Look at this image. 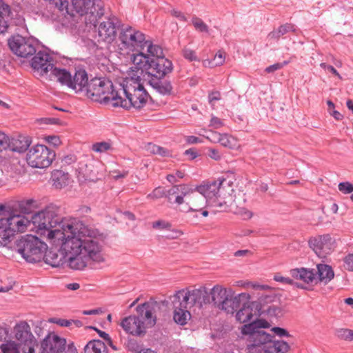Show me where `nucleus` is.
<instances>
[{
	"label": "nucleus",
	"mask_w": 353,
	"mask_h": 353,
	"mask_svg": "<svg viewBox=\"0 0 353 353\" xmlns=\"http://www.w3.org/2000/svg\"><path fill=\"white\" fill-rule=\"evenodd\" d=\"M37 233L46 236L54 245H60L62 254L50 251L43 258L54 268L63 265L81 270L91 263L104 261L99 230L85 225L75 218H63L60 208L50 204L32 216Z\"/></svg>",
	"instance_id": "nucleus-1"
},
{
	"label": "nucleus",
	"mask_w": 353,
	"mask_h": 353,
	"mask_svg": "<svg viewBox=\"0 0 353 353\" xmlns=\"http://www.w3.org/2000/svg\"><path fill=\"white\" fill-rule=\"evenodd\" d=\"M226 180L219 178L217 181L208 182L196 187V190L201 193L208 201V205L214 207L218 211L230 210L234 213L240 214L244 219H250L252 214L244 207H238L236 200L232 201L230 193H225Z\"/></svg>",
	"instance_id": "nucleus-2"
},
{
	"label": "nucleus",
	"mask_w": 353,
	"mask_h": 353,
	"mask_svg": "<svg viewBox=\"0 0 353 353\" xmlns=\"http://www.w3.org/2000/svg\"><path fill=\"white\" fill-rule=\"evenodd\" d=\"M119 97L115 102V108L125 109L143 108L149 97L143 85L141 83L139 77L127 79L122 84H119Z\"/></svg>",
	"instance_id": "nucleus-3"
},
{
	"label": "nucleus",
	"mask_w": 353,
	"mask_h": 353,
	"mask_svg": "<svg viewBox=\"0 0 353 353\" xmlns=\"http://www.w3.org/2000/svg\"><path fill=\"white\" fill-rule=\"evenodd\" d=\"M136 311L137 315L124 318L120 325L126 333L141 336L146 333L147 329L152 327L156 324L157 316L154 315V308L150 303L145 302L139 305Z\"/></svg>",
	"instance_id": "nucleus-4"
},
{
	"label": "nucleus",
	"mask_w": 353,
	"mask_h": 353,
	"mask_svg": "<svg viewBox=\"0 0 353 353\" xmlns=\"http://www.w3.org/2000/svg\"><path fill=\"white\" fill-rule=\"evenodd\" d=\"M131 61L137 70L145 72L147 78L165 77L173 70L172 61L165 57L150 59L144 52L132 53Z\"/></svg>",
	"instance_id": "nucleus-5"
},
{
	"label": "nucleus",
	"mask_w": 353,
	"mask_h": 353,
	"mask_svg": "<svg viewBox=\"0 0 353 353\" xmlns=\"http://www.w3.org/2000/svg\"><path fill=\"white\" fill-rule=\"evenodd\" d=\"M87 97L93 101L115 108L119 97V85L105 78H94L89 81L86 88Z\"/></svg>",
	"instance_id": "nucleus-6"
},
{
	"label": "nucleus",
	"mask_w": 353,
	"mask_h": 353,
	"mask_svg": "<svg viewBox=\"0 0 353 353\" xmlns=\"http://www.w3.org/2000/svg\"><path fill=\"white\" fill-rule=\"evenodd\" d=\"M145 43L147 39L145 34L132 26H127L120 31L117 50L121 55L131 57V52H143Z\"/></svg>",
	"instance_id": "nucleus-7"
},
{
	"label": "nucleus",
	"mask_w": 353,
	"mask_h": 353,
	"mask_svg": "<svg viewBox=\"0 0 353 353\" xmlns=\"http://www.w3.org/2000/svg\"><path fill=\"white\" fill-rule=\"evenodd\" d=\"M14 250L27 262L36 263L43 258L47 245L37 236L26 235L16 241Z\"/></svg>",
	"instance_id": "nucleus-8"
},
{
	"label": "nucleus",
	"mask_w": 353,
	"mask_h": 353,
	"mask_svg": "<svg viewBox=\"0 0 353 353\" xmlns=\"http://www.w3.org/2000/svg\"><path fill=\"white\" fill-rule=\"evenodd\" d=\"M32 214L28 217L20 214H14L0 219V246L7 245L16 232H23L28 227L32 225Z\"/></svg>",
	"instance_id": "nucleus-9"
},
{
	"label": "nucleus",
	"mask_w": 353,
	"mask_h": 353,
	"mask_svg": "<svg viewBox=\"0 0 353 353\" xmlns=\"http://www.w3.org/2000/svg\"><path fill=\"white\" fill-rule=\"evenodd\" d=\"M172 296L179 301V303H176L177 305L182 304L183 307L189 309L192 307L201 308L203 305L210 303V296L205 287L192 290H181L176 292Z\"/></svg>",
	"instance_id": "nucleus-10"
},
{
	"label": "nucleus",
	"mask_w": 353,
	"mask_h": 353,
	"mask_svg": "<svg viewBox=\"0 0 353 353\" xmlns=\"http://www.w3.org/2000/svg\"><path fill=\"white\" fill-rule=\"evenodd\" d=\"M73 10L79 14L88 15L86 21L95 25L97 18L104 14L103 3L101 0H71Z\"/></svg>",
	"instance_id": "nucleus-11"
},
{
	"label": "nucleus",
	"mask_w": 353,
	"mask_h": 353,
	"mask_svg": "<svg viewBox=\"0 0 353 353\" xmlns=\"http://www.w3.org/2000/svg\"><path fill=\"white\" fill-rule=\"evenodd\" d=\"M55 157L54 151L50 150L44 145L38 144L28 150L26 161L32 168H46L51 165Z\"/></svg>",
	"instance_id": "nucleus-12"
},
{
	"label": "nucleus",
	"mask_w": 353,
	"mask_h": 353,
	"mask_svg": "<svg viewBox=\"0 0 353 353\" xmlns=\"http://www.w3.org/2000/svg\"><path fill=\"white\" fill-rule=\"evenodd\" d=\"M8 43L13 53L23 58L34 54L39 47L37 40L32 37H25L19 34L11 37L8 39Z\"/></svg>",
	"instance_id": "nucleus-13"
},
{
	"label": "nucleus",
	"mask_w": 353,
	"mask_h": 353,
	"mask_svg": "<svg viewBox=\"0 0 353 353\" xmlns=\"http://www.w3.org/2000/svg\"><path fill=\"white\" fill-rule=\"evenodd\" d=\"M14 336L22 345L23 353H37L35 347H38V343L31 332L28 323L25 321L17 324L14 328Z\"/></svg>",
	"instance_id": "nucleus-14"
},
{
	"label": "nucleus",
	"mask_w": 353,
	"mask_h": 353,
	"mask_svg": "<svg viewBox=\"0 0 353 353\" xmlns=\"http://www.w3.org/2000/svg\"><path fill=\"white\" fill-rule=\"evenodd\" d=\"M119 26L118 18L114 15L105 18L98 27V41L111 43L116 37L117 28Z\"/></svg>",
	"instance_id": "nucleus-15"
},
{
	"label": "nucleus",
	"mask_w": 353,
	"mask_h": 353,
	"mask_svg": "<svg viewBox=\"0 0 353 353\" xmlns=\"http://www.w3.org/2000/svg\"><path fill=\"white\" fill-rule=\"evenodd\" d=\"M273 336L260 328L254 332L252 336H249L248 348L252 353H266L269 343L272 341Z\"/></svg>",
	"instance_id": "nucleus-16"
},
{
	"label": "nucleus",
	"mask_w": 353,
	"mask_h": 353,
	"mask_svg": "<svg viewBox=\"0 0 353 353\" xmlns=\"http://www.w3.org/2000/svg\"><path fill=\"white\" fill-rule=\"evenodd\" d=\"M310 247L320 257H325L334 248V242L329 234L318 236L309 240Z\"/></svg>",
	"instance_id": "nucleus-17"
},
{
	"label": "nucleus",
	"mask_w": 353,
	"mask_h": 353,
	"mask_svg": "<svg viewBox=\"0 0 353 353\" xmlns=\"http://www.w3.org/2000/svg\"><path fill=\"white\" fill-rule=\"evenodd\" d=\"M276 296L274 295L261 296L257 304L258 316L267 315L270 317H279L282 314L281 307L276 304L272 303Z\"/></svg>",
	"instance_id": "nucleus-18"
},
{
	"label": "nucleus",
	"mask_w": 353,
	"mask_h": 353,
	"mask_svg": "<svg viewBox=\"0 0 353 353\" xmlns=\"http://www.w3.org/2000/svg\"><path fill=\"white\" fill-rule=\"evenodd\" d=\"M66 341L57 335L48 334L41 342L37 353H61L65 347Z\"/></svg>",
	"instance_id": "nucleus-19"
},
{
	"label": "nucleus",
	"mask_w": 353,
	"mask_h": 353,
	"mask_svg": "<svg viewBox=\"0 0 353 353\" xmlns=\"http://www.w3.org/2000/svg\"><path fill=\"white\" fill-rule=\"evenodd\" d=\"M52 57L45 51H39L32 58L31 65L32 68L41 75L47 74L53 68Z\"/></svg>",
	"instance_id": "nucleus-20"
},
{
	"label": "nucleus",
	"mask_w": 353,
	"mask_h": 353,
	"mask_svg": "<svg viewBox=\"0 0 353 353\" xmlns=\"http://www.w3.org/2000/svg\"><path fill=\"white\" fill-rule=\"evenodd\" d=\"M190 192L184 198V203L188 205L186 212L201 211L208 204V201L204 196L190 186Z\"/></svg>",
	"instance_id": "nucleus-21"
},
{
	"label": "nucleus",
	"mask_w": 353,
	"mask_h": 353,
	"mask_svg": "<svg viewBox=\"0 0 353 353\" xmlns=\"http://www.w3.org/2000/svg\"><path fill=\"white\" fill-rule=\"evenodd\" d=\"M291 276L300 280L307 285H314L316 283V272L314 270H310L305 268H294L290 271Z\"/></svg>",
	"instance_id": "nucleus-22"
},
{
	"label": "nucleus",
	"mask_w": 353,
	"mask_h": 353,
	"mask_svg": "<svg viewBox=\"0 0 353 353\" xmlns=\"http://www.w3.org/2000/svg\"><path fill=\"white\" fill-rule=\"evenodd\" d=\"M68 88L75 90L76 92L86 91L88 84L89 83L88 74L84 70H79L72 74Z\"/></svg>",
	"instance_id": "nucleus-23"
},
{
	"label": "nucleus",
	"mask_w": 353,
	"mask_h": 353,
	"mask_svg": "<svg viewBox=\"0 0 353 353\" xmlns=\"http://www.w3.org/2000/svg\"><path fill=\"white\" fill-rule=\"evenodd\" d=\"M257 302L245 303L236 314V319L240 323H245L250 321L254 315H258Z\"/></svg>",
	"instance_id": "nucleus-24"
},
{
	"label": "nucleus",
	"mask_w": 353,
	"mask_h": 353,
	"mask_svg": "<svg viewBox=\"0 0 353 353\" xmlns=\"http://www.w3.org/2000/svg\"><path fill=\"white\" fill-rule=\"evenodd\" d=\"M232 291L221 285H214L210 292V303H213L219 309Z\"/></svg>",
	"instance_id": "nucleus-25"
},
{
	"label": "nucleus",
	"mask_w": 353,
	"mask_h": 353,
	"mask_svg": "<svg viewBox=\"0 0 353 353\" xmlns=\"http://www.w3.org/2000/svg\"><path fill=\"white\" fill-rule=\"evenodd\" d=\"M148 83L157 92L162 95H170L172 91L171 82L165 77L147 78Z\"/></svg>",
	"instance_id": "nucleus-26"
},
{
	"label": "nucleus",
	"mask_w": 353,
	"mask_h": 353,
	"mask_svg": "<svg viewBox=\"0 0 353 353\" xmlns=\"http://www.w3.org/2000/svg\"><path fill=\"white\" fill-rule=\"evenodd\" d=\"M172 303L174 307V315L173 319L174 321L181 325H184L187 323V321L190 318V313L188 311V307H183V305H177L176 303H179V301H177L173 296L172 297Z\"/></svg>",
	"instance_id": "nucleus-27"
},
{
	"label": "nucleus",
	"mask_w": 353,
	"mask_h": 353,
	"mask_svg": "<svg viewBox=\"0 0 353 353\" xmlns=\"http://www.w3.org/2000/svg\"><path fill=\"white\" fill-rule=\"evenodd\" d=\"M92 159L84 157L81 159L75 167L77 178L79 181H90V161Z\"/></svg>",
	"instance_id": "nucleus-28"
},
{
	"label": "nucleus",
	"mask_w": 353,
	"mask_h": 353,
	"mask_svg": "<svg viewBox=\"0 0 353 353\" xmlns=\"http://www.w3.org/2000/svg\"><path fill=\"white\" fill-rule=\"evenodd\" d=\"M30 143L31 141L28 137L19 136L17 138L9 139V146L8 148L13 152L21 153L27 150Z\"/></svg>",
	"instance_id": "nucleus-29"
},
{
	"label": "nucleus",
	"mask_w": 353,
	"mask_h": 353,
	"mask_svg": "<svg viewBox=\"0 0 353 353\" xmlns=\"http://www.w3.org/2000/svg\"><path fill=\"white\" fill-rule=\"evenodd\" d=\"M190 191V186L188 185H174L172 188H170L166 194L165 196L168 197V199L170 200V196L174 194H176L180 193V195L176 196L174 202L179 205H181L184 203V198L187 194H189Z\"/></svg>",
	"instance_id": "nucleus-30"
},
{
	"label": "nucleus",
	"mask_w": 353,
	"mask_h": 353,
	"mask_svg": "<svg viewBox=\"0 0 353 353\" xmlns=\"http://www.w3.org/2000/svg\"><path fill=\"white\" fill-rule=\"evenodd\" d=\"M316 283L320 281L324 284L330 282L334 276V271L332 268L326 264L317 265Z\"/></svg>",
	"instance_id": "nucleus-31"
},
{
	"label": "nucleus",
	"mask_w": 353,
	"mask_h": 353,
	"mask_svg": "<svg viewBox=\"0 0 353 353\" xmlns=\"http://www.w3.org/2000/svg\"><path fill=\"white\" fill-rule=\"evenodd\" d=\"M52 181L55 188L61 189L69 184L70 176L68 173L61 170H55L52 172Z\"/></svg>",
	"instance_id": "nucleus-32"
},
{
	"label": "nucleus",
	"mask_w": 353,
	"mask_h": 353,
	"mask_svg": "<svg viewBox=\"0 0 353 353\" xmlns=\"http://www.w3.org/2000/svg\"><path fill=\"white\" fill-rule=\"evenodd\" d=\"M89 165L92 168L90 170L92 176H90V181H95L104 176L105 168L101 161L92 159Z\"/></svg>",
	"instance_id": "nucleus-33"
},
{
	"label": "nucleus",
	"mask_w": 353,
	"mask_h": 353,
	"mask_svg": "<svg viewBox=\"0 0 353 353\" xmlns=\"http://www.w3.org/2000/svg\"><path fill=\"white\" fill-rule=\"evenodd\" d=\"M10 19L9 6L0 2V33L3 34L7 31Z\"/></svg>",
	"instance_id": "nucleus-34"
},
{
	"label": "nucleus",
	"mask_w": 353,
	"mask_h": 353,
	"mask_svg": "<svg viewBox=\"0 0 353 353\" xmlns=\"http://www.w3.org/2000/svg\"><path fill=\"white\" fill-rule=\"evenodd\" d=\"M296 28L295 26L292 23H286L280 26L278 28L274 29L271 31L268 35V38L270 40H275L278 41L281 37L285 35L289 32H295Z\"/></svg>",
	"instance_id": "nucleus-35"
},
{
	"label": "nucleus",
	"mask_w": 353,
	"mask_h": 353,
	"mask_svg": "<svg viewBox=\"0 0 353 353\" xmlns=\"http://www.w3.org/2000/svg\"><path fill=\"white\" fill-rule=\"evenodd\" d=\"M240 295L234 296L232 292L220 309L225 311L228 314H233L240 306Z\"/></svg>",
	"instance_id": "nucleus-36"
},
{
	"label": "nucleus",
	"mask_w": 353,
	"mask_h": 353,
	"mask_svg": "<svg viewBox=\"0 0 353 353\" xmlns=\"http://www.w3.org/2000/svg\"><path fill=\"white\" fill-rule=\"evenodd\" d=\"M268 325V323L265 321H253L250 323L245 324L243 325L241 328V332L243 334L252 336V334L256 332V330H259L260 328L266 327Z\"/></svg>",
	"instance_id": "nucleus-37"
},
{
	"label": "nucleus",
	"mask_w": 353,
	"mask_h": 353,
	"mask_svg": "<svg viewBox=\"0 0 353 353\" xmlns=\"http://www.w3.org/2000/svg\"><path fill=\"white\" fill-rule=\"evenodd\" d=\"M50 72L59 83L68 87V84H70V80L72 79V74L70 72L65 69L54 67Z\"/></svg>",
	"instance_id": "nucleus-38"
},
{
	"label": "nucleus",
	"mask_w": 353,
	"mask_h": 353,
	"mask_svg": "<svg viewBox=\"0 0 353 353\" xmlns=\"http://www.w3.org/2000/svg\"><path fill=\"white\" fill-rule=\"evenodd\" d=\"M290 348L288 343L283 340L275 341L272 339L266 353H286Z\"/></svg>",
	"instance_id": "nucleus-39"
},
{
	"label": "nucleus",
	"mask_w": 353,
	"mask_h": 353,
	"mask_svg": "<svg viewBox=\"0 0 353 353\" xmlns=\"http://www.w3.org/2000/svg\"><path fill=\"white\" fill-rule=\"evenodd\" d=\"M85 353H106V346L101 340H93L84 347Z\"/></svg>",
	"instance_id": "nucleus-40"
},
{
	"label": "nucleus",
	"mask_w": 353,
	"mask_h": 353,
	"mask_svg": "<svg viewBox=\"0 0 353 353\" xmlns=\"http://www.w3.org/2000/svg\"><path fill=\"white\" fill-rule=\"evenodd\" d=\"M147 48L148 54H145L151 59H159L160 57H165L163 49L159 45L153 44V43L147 40L145 48Z\"/></svg>",
	"instance_id": "nucleus-41"
},
{
	"label": "nucleus",
	"mask_w": 353,
	"mask_h": 353,
	"mask_svg": "<svg viewBox=\"0 0 353 353\" xmlns=\"http://www.w3.org/2000/svg\"><path fill=\"white\" fill-rule=\"evenodd\" d=\"M220 144L230 149H235L239 147L236 139L228 134H223Z\"/></svg>",
	"instance_id": "nucleus-42"
},
{
	"label": "nucleus",
	"mask_w": 353,
	"mask_h": 353,
	"mask_svg": "<svg viewBox=\"0 0 353 353\" xmlns=\"http://www.w3.org/2000/svg\"><path fill=\"white\" fill-rule=\"evenodd\" d=\"M192 23L196 31L202 33H209V26L201 18L196 16L193 17Z\"/></svg>",
	"instance_id": "nucleus-43"
},
{
	"label": "nucleus",
	"mask_w": 353,
	"mask_h": 353,
	"mask_svg": "<svg viewBox=\"0 0 353 353\" xmlns=\"http://www.w3.org/2000/svg\"><path fill=\"white\" fill-rule=\"evenodd\" d=\"M0 347L3 353H20L19 346L14 341H7Z\"/></svg>",
	"instance_id": "nucleus-44"
},
{
	"label": "nucleus",
	"mask_w": 353,
	"mask_h": 353,
	"mask_svg": "<svg viewBox=\"0 0 353 353\" xmlns=\"http://www.w3.org/2000/svg\"><path fill=\"white\" fill-rule=\"evenodd\" d=\"M274 280L276 282H279V283H285V284L292 285L299 288L307 289V288L305 285L295 282V281H294L293 279H292L289 277H284L280 274H275L274 276Z\"/></svg>",
	"instance_id": "nucleus-45"
},
{
	"label": "nucleus",
	"mask_w": 353,
	"mask_h": 353,
	"mask_svg": "<svg viewBox=\"0 0 353 353\" xmlns=\"http://www.w3.org/2000/svg\"><path fill=\"white\" fill-rule=\"evenodd\" d=\"M34 203L35 201L33 199L23 201L19 203V208L23 213L30 214L32 212V208Z\"/></svg>",
	"instance_id": "nucleus-46"
},
{
	"label": "nucleus",
	"mask_w": 353,
	"mask_h": 353,
	"mask_svg": "<svg viewBox=\"0 0 353 353\" xmlns=\"http://www.w3.org/2000/svg\"><path fill=\"white\" fill-rule=\"evenodd\" d=\"M60 10H65L68 14H70L69 11L68 0H49Z\"/></svg>",
	"instance_id": "nucleus-47"
},
{
	"label": "nucleus",
	"mask_w": 353,
	"mask_h": 353,
	"mask_svg": "<svg viewBox=\"0 0 353 353\" xmlns=\"http://www.w3.org/2000/svg\"><path fill=\"white\" fill-rule=\"evenodd\" d=\"M110 148V143L107 142H99L92 145V149L96 152H104Z\"/></svg>",
	"instance_id": "nucleus-48"
},
{
	"label": "nucleus",
	"mask_w": 353,
	"mask_h": 353,
	"mask_svg": "<svg viewBox=\"0 0 353 353\" xmlns=\"http://www.w3.org/2000/svg\"><path fill=\"white\" fill-rule=\"evenodd\" d=\"M166 196V193L163 188L158 187L155 188L152 192L148 194L147 198L150 199H156L162 198Z\"/></svg>",
	"instance_id": "nucleus-49"
},
{
	"label": "nucleus",
	"mask_w": 353,
	"mask_h": 353,
	"mask_svg": "<svg viewBox=\"0 0 353 353\" xmlns=\"http://www.w3.org/2000/svg\"><path fill=\"white\" fill-rule=\"evenodd\" d=\"M327 104L328 106L327 111L328 112L336 119V120H341L343 118V115L338 111L334 110V104L330 100L327 101Z\"/></svg>",
	"instance_id": "nucleus-50"
},
{
	"label": "nucleus",
	"mask_w": 353,
	"mask_h": 353,
	"mask_svg": "<svg viewBox=\"0 0 353 353\" xmlns=\"http://www.w3.org/2000/svg\"><path fill=\"white\" fill-rule=\"evenodd\" d=\"M338 336L344 340L353 341V330L349 329H341L338 331Z\"/></svg>",
	"instance_id": "nucleus-51"
},
{
	"label": "nucleus",
	"mask_w": 353,
	"mask_h": 353,
	"mask_svg": "<svg viewBox=\"0 0 353 353\" xmlns=\"http://www.w3.org/2000/svg\"><path fill=\"white\" fill-rule=\"evenodd\" d=\"M225 61V57L223 52L219 51L214 56L213 61H210L212 67L222 65Z\"/></svg>",
	"instance_id": "nucleus-52"
},
{
	"label": "nucleus",
	"mask_w": 353,
	"mask_h": 353,
	"mask_svg": "<svg viewBox=\"0 0 353 353\" xmlns=\"http://www.w3.org/2000/svg\"><path fill=\"white\" fill-rule=\"evenodd\" d=\"M244 286L247 288H252L255 290H268L271 288L268 285H261L257 283L248 282L245 283Z\"/></svg>",
	"instance_id": "nucleus-53"
},
{
	"label": "nucleus",
	"mask_w": 353,
	"mask_h": 353,
	"mask_svg": "<svg viewBox=\"0 0 353 353\" xmlns=\"http://www.w3.org/2000/svg\"><path fill=\"white\" fill-rule=\"evenodd\" d=\"M338 187L339 191L343 194H350L353 192V184L350 182H341Z\"/></svg>",
	"instance_id": "nucleus-54"
},
{
	"label": "nucleus",
	"mask_w": 353,
	"mask_h": 353,
	"mask_svg": "<svg viewBox=\"0 0 353 353\" xmlns=\"http://www.w3.org/2000/svg\"><path fill=\"white\" fill-rule=\"evenodd\" d=\"M183 55L186 59L190 61H199V59L196 55L195 52L191 49L184 48L183 50Z\"/></svg>",
	"instance_id": "nucleus-55"
},
{
	"label": "nucleus",
	"mask_w": 353,
	"mask_h": 353,
	"mask_svg": "<svg viewBox=\"0 0 353 353\" xmlns=\"http://www.w3.org/2000/svg\"><path fill=\"white\" fill-rule=\"evenodd\" d=\"M170 13L172 17H176L180 21L186 22L188 21V19L184 14V13L180 10H178L176 9H172L170 11Z\"/></svg>",
	"instance_id": "nucleus-56"
},
{
	"label": "nucleus",
	"mask_w": 353,
	"mask_h": 353,
	"mask_svg": "<svg viewBox=\"0 0 353 353\" xmlns=\"http://www.w3.org/2000/svg\"><path fill=\"white\" fill-rule=\"evenodd\" d=\"M10 137L0 131V148L7 149L9 146Z\"/></svg>",
	"instance_id": "nucleus-57"
},
{
	"label": "nucleus",
	"mask_w": 353,
	"mask_h": 353,
	"mask_svg": "<svg viewBox=\"0 0 353 353\" xmlns=\"http://www.w3.org/2000/svg\"><path fill=\"white\" fill-rule=\"evenodd\" d=\"M320 66L323 68L325 70L330 72L337 77L339 79H341L342 77L340 74L337 72V70L332 66L330 65H327L325 63H321Z\"/></svg>",
	"instance_id": "nucleus-58"
},
{
	"label": "nucleus",
	"mask_w": 353,
	"mask_h": 353,
	"mask_svg": "<svg viewBox=\"0 0 353 353\" xmlns=\"http://www.w3.org/2000/svg\"><path fill=\"white\" fill-rule=\"evenodd\" d=\"M152 227H153V228H156V229L158 228V229L163 230V229H169L171 227V225L170 223H168L167 221L159 220L152 223Z\"/></svg>",
	"instance_id": "nucleus-59"
},
{
	"label": "nucleus",
	"mask_w": 353,
	"mask_h": 353,
	"mask_svg": "<svg viewBox=\"0 0 353 353\" xmlns=\"http://www.w3.org/2000/svg\"><path fill=\"white\" fill-rule=\"evenodd\" d=\"M223 125V122L219 118L213 116L210 122L209 126L214 128V129H219Z\"/></svg>",
	"instance_id": "nucleus-60"
},
{
	"label": "nucleus",
	"mask_w": 353,
	"mask_h": 353,
	"mask_svg": "<svg viewBox=\"0 0 353 353\" xmlns=\"http://www.w3.org/2000/svg\"><path fill=\"white\" fill-rule=\"evenodd\" d=\"M345 267L347 270L353 271V253L350 254L344 259Z\"/></svg>",
	"instance_id": "nucleus-61"
},
{
	"label": "nucleus",
	"mask_w": 353,
	"mask_h": 353,
	"mask_svg": "<svg viewBox=\"0 0 353 353\" xmlns=\"http://www.w3.org/2000/svg\"><path fill=\"white\" fill-rule=\"evenodd\" d=\"M77 161V158L73 154H68L65 156L61 159V163L63 165H69L73 163H74Z\"/></svg>",
	"instance_id": "nucleus-62"
},
{
	"label": "nucleus",
	"mask_w": 353,
	"mask_h": 353,
	"mask_svg": "<svg viewBox=\"0 0 353 353\" xmlns=\"http://www.w3.org/2000/svg\"><path fill=\"white\" fill-rule=\"evenodd\" d=\"M52 322L61 327H70L72 325V322H70V320H67L64 319H54L52 320Z\"/></svg>",
	"instance_id": "nucleus-63"
},
{
	"label": "nucleus",
	"mask_w": 353,
	"mask_h": 353,
	"mask_svg": "<svg viewBox=\"0 0 353 353\" xmlns=\"http://www.w3.org/2000/svg\"><path fill=\"white\" fill-rule=\"evenodd\" d=\"M272 331L279 336H288L289 334L288 331L283 328L274 327L272 329Z\"/></svg>",
	"instance_id": "nucleus-64"
}]
</instances>
